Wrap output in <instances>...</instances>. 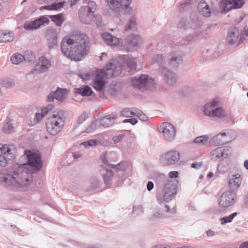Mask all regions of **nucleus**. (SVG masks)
Segmentation results:
<instances>
[{"label": "nucleus", "mask_w": 248, "mask_h": 248, "mask_svg": "<svg viewBox=\"0 0 248 248\" xmlns=\"http://www.w3.org/2000/svg\"><path fill=\"white\" fill-rule=\"evenodd\" d=\"M16 154L14 145L0 144V166L4 167L13 159Z\"/></svg>", "instance_id": "0eeeda50"}, {"label": "nucleus", "mask_w": 248, "mask_h": 248, "mask_svg": "<svg viewBox=\"0 0 248 248\" xmlns=\"http://www.w3.org/2000/svg\"><path fill=\"white\" fill-rule=\"evenodd\" d=\"M25 158L28 163L21 164L13 168L0 171V182L16 190H25L32 182L31 173L28 172L29 166L39 170L42 167L41 156L39 153L26 151Z\"/></svg>", "instance_id": "f257e3e1"}, {"label": "nucleus", "mask_w": 248, "mask_h": 248, "mask_svg": "<svg viewBox=\"0 0 248 248\" xmlns=\"http://www.w3.org/2000/svg\"><path fill=\"white\" fill-rule=\"evenodd\" d=\"M137 26V19L135 16H132L130 17L128 21L126 23L124 26V30L125 31H134L136 29Z\"/></svg>", "instance_id": "7c9ffc66"}, {"label": "nucleus", "mask_w": 248, "mask_h": 248, "mask_svg": "<svg viewBox=\"0 0 248 248\" xmlns=\"http://www.w3.org/2000/svg\"><path fill=\"white\" fill-rule=\"evenodd\" d=\"M136 112L138 114H135V116L138 117L141 121H145L147 120V116L144 114L140 109L137 108Z\"/></svg>", "instance_id": "8fccbe9b"}, {"label": "nucleus", "mask_w": 248, "mask_h": 248, "mask_svg": "<svg viewBox=\"0 0 248 248\" xmlns=\"http://www.w3.org/2000/svg\"><path fill=\"white\" fill-rule=\"evenodd\" d=\"M159 72L163 76L165 82L168 85H173L176 83L177 78L175 74L166 67H161Z\"/></svg>", "instance_id": "a211bd4d"}, {"label": "nucleus", "mask_w": 248, "mask_h": 248, "mask_svg": "<svg viewBox=\"0 0 248 248\" xmlns=\"http://www.w3.org/2000/svg\"><path fill=\"white\" fill-rule=\"evenodd\" d=\"M51 66V63L49 60L44 56H42L38 59L34 70L36 74L44 73L48 71Z\"/></svg>", "instance_id": "dca6fc26"}, {"label": "nucleus", "mask_w": 248, "mask_h": 248, "mask_svg": "<svg viewBox=\"0 0 248 248\" xmlns=\"http://www.w3.org/2000/svg\"><path fill=\"white\" fill-rule=\"evenodd\" d=\"M131 83L133 86L140 89L149 88L154 86L155 81L147 75H141L139 77L133 78L131 79Z\"/></svg>", "instance_id": "9d476101"}, {"label": "nucleus", "mask_w": 248, "mask_h": 248, "mask_svg": "<svg viewBox=\"0 0 248 248\" xmlns=\"http://www.w3.org/2000/svg\"><path fill=\"white\" fill-rule=\"evenodd\" d=\"M49 19L45 16H41L39 18L30 22L25 23L24 28L27 30L37 29L45 23H48Z\"/></svg>", "instance_id": "6ab92c4d"}, {"label": "nucleus", "mask_w": 248, "mask_h": 248, "mask_svg": "<svg viewBox=\"0 0 248 248\" xmlns=\"http://www.w3.org/2000/svg\"><path fill=\"white\" fill-rule=\"evenodd\" d=\"M131 0H108L110 8L116 12H123L124 14H131Z\"/></svg>", "instance_id": "6e6552de"}, {"label": "nucleus", "mask_w": 248, "mask_h": 248, "mask_svg": "<svg viewBox=\"0 0 248 248\" xmlns=\"http://www.w3.org/2000/svg\"><path fill=\"white\" fill-rule=\"evenodd\" d=\"M180 158V154L176 151H170L163 155L160 158V162L164 166L173 165Z\"/></svg>", "instance_id": "ddd939ff"}, {"label": "nucleus", "mask_w": 248, "mask_h": 248, "mask_svg": "<svg viewBox=\"0 0 248 248\" xmlns=\"http://www.w3.org/2000/svg\"><path fill=\"white\" fill-rule=\"evenodd\" d=\"M141 42V39L140 36L132 34L126 38L124 43V46L127 51H133L139 47Z\"/></svg>", "instance_id": "2eb2a0df"}, {"label": "nucleus", "mask_w": 248, "mask_h": 248, "mask_svg": "<svg viewBox=\"0 0 248 248\" xmlns=\"http://www.w3.org/2000/svg\"><path fill=\"white\" fill-rule=\"evenodd\" d=\"M101 174L103 176L105 183L106 184H109L111 177L113 176V172L111 170L107 168L101 170Z\"/></svg>", "instance_id": "f704fd0d"}, {"label": "nucleus", "mask_w": 248, "mask_h": 248, "mask_svg": "<svg viewBox=\"0 0 248 248\" xmlns=\"http://www.w3.org/2000/svg\"><path fill=\"white\" fill-rule=\"evenodd\" d=\"M52 21L56 23L57 26H61L64 21L63 15L62 14H59L56 15L49 16Z\"/></svg>", "instance_id": "e433bc0d"}, {"label": "nucleus", "mask_w": 248, "mask_h": 248, "mask_svg": "<svg viewBox=\"0 0 248 248\" xmlns=\"http://www.w3.org/2000/svg\"><path fill=\"white\" fill-rule=\"evenodd\" d=\"M198 9L201 15L205 17H209L211 14L209 6L205 1H201L198 5Z\"/></svg>", "instance_id": "c85d7f7f"}, {"label": "nucleus", "mask_w": 248, "mask_h": 248, "mask_svg": "<svg viewBox=\"0 0 248 248\" xmlns=\"http://www.w3.org/2000/svg\"><path fill=\"white\" fill-rule=\"evenodd\" d=\"M143 212L142 206L140 205H135L133 207L132 213L136 216L139 215Z\"/></svg>", "instance_id": "a18cd8bd"}, {"label": "nucleus", "mask_w": 248, "mask_h": 248, "mask_svg": "<svg viewBox=\"0 0 248 248\" xmlns=\"http://www.w3.org/2000/svg\"><path fill=\"white\" fill-rule=\"evenodd\" d=\"M100 182L96 178H93L91 180L90 190H93L97 188L100 185Z\"/></svg>", "instance_id": "c03bdc74"}, {"label": "nucleus", "mask_w": 248, "mask_h": 248, "mask_svg": "<svg viewBox=\"0 0 248 248\" xmlns=\"http://www.w3.org/2000/svg\"><path fill=\"white\" fill-rule=\"evenodd\" d=\"M88 115L87 113L83 112L78 118L77 120V123L78 124H82L88 118Z\"/></svg>", "instance_id": "09e8293b"}, {"label": "nucleus", "mask_w": 248, "mask_h": 248, "mask_svg": "<svg viewBox=\"0 0 248 248\" xmlns=\"http://www.w3.org/2000/svg\"><path fill=\"white\" fill-rule=\"evenodd\" d=\"M240 33L238 29L236 28H231L226 40L230 44H234L237 42Z\"/></svg>", "instance_id": "b1692460"}, {"label": "nucleus", "mask_w": 248, "mask_h": 248, "mask_svg": "<svg viewBox=\"0 0 248 248\" xmlns=\"http://www.w3.org/2000/svg\"><path fill=\"white\" fill-rule=\"evenodd\" d=\"M117 117L114 114L107 115L100 120V124L105 127H108L115 123Z\"/></svg>", "instance_id": "bb28decb"}, {"label": "nucleus", "mask_w": 248, "mask_h": 248, "mask_svg": "<svg viewBox=\"0 0 248 248\" xmlns=\"http://www.w3.org/2000/svg\"><path fill=\"white\" fill-rule=\"evenodd\" d=\"M124 62L127 64V67L132 70L135 69L137 66V60L130 56L125 55L123 57Z\"/></svg>", "instance_id": "2f4dec72"}, {"label": "nucleus", "mask_w": 248, "mask_h": 248, "mask_svg": "<svg viewBox=\"0 0 248 248\" xmlns=\"http://www.w3.org/2000/svg\"><path fill=\"white\" fill-rule=\"evenodd\" d=\"M124 135L123 134L115 136L113 138V140L115 143H117L121 141L123 139Z\"/></svg>", "instance_id": "6e6d98bb"}, {"label": "nucleus", "mask_w": 248, "mask_h": 248, "mask_svg": "<svg viewBox=\"0 0 248 248\" xmlns=\"http://www.w3.org/2000/svg\"><path fill=\"white\" fill-rule=\"evenodd\" d=\"M123 123H130L132 125H134L138 123V120L135 118H131V119L124 120L123 121Z\"/></svg>", "instance_id": "13d9d810"}, {"label": "nucleus", "mask_w": 248, "mask_h": 248, "mask_svg": "<svg viewBox=\"0 0 248 248\" xmlns=\"http://www.w3.org/2000/svg\"><path fill=\"white\" fill-rule=\"evenodd\" d=\"M152 62L154 63H157L159 66V71L161 67H165V66L167 64V61L161 54H154L152 57Z\"/></svg>", "instance_id": "c756f323"}, {"label": "nucleus", "mask_w": 248, "mask_h": 248, "mask_svg": "<svg viewBox=\"0 0 248 248\" xmlns=\"http://www.w3.org/2000/svg\"><path fill=\"white\" fill-rule=\"evenodd\" d=\"M178 172L177 171H171L169 173V176L170 178H177L178 176Z\"/></svg>", "instance_id": "bf43d9fd"}, {"label": "nucleus", "mask_w": 248, "mask_h": 248, "mask_svg": "<svg viewBox=\"0 0 248 248\" xmlns=\"http://www.w3.org/2000/svg\"><path fill=\"white\" fill-rule=\"evenodd\" d=\"M159 132L163 133L165 140L171 141L174 140L176 136V130L174 126L168 122L159 124L157 126Z\"/></svg>", "instance_id": "1a4fd4ad"}, {"label": "nucleus", "mask_w": 248, "mask_h": 248, "mask_svg": "<svg viewBox=\"0 0 248 248\" xmlns=\"http://www.w3.org/2000/svg\"><path fill=\"white\" fill-rule=\"evenodd\" d=\"M231 151V148L229 147H218L212 151L210 154V157L214 161L223 160L229 156Z\"/></svg>", "instance_id": "f8f14e48"}, {"label": "nucleus", "mask_w": 248, "mask_h": 248, "mask_svg": "<svg viewBox=\"0 0 248 248\" xmlns=\"http://www.w3.org/2000/svg\"><path fill=\"white\" fill-rule=\"evenodd\" d=\"M186 19H182L178 24L179 28L185 29L186 28Z\"/></svg>", "instance_id": "052dcab7"}, {"label": "nucleus", "mask_w": 248, "mask_h": 248, "mask_svg": "<svg viewBox=\"0 0 248 248\" xmlns=\"http://www.w3.org/2000/svg\"><path fill=\"white\" fill-rule=\"evenodd\" d=\"M240 248H248V241L243 243L240 245Z\"/></svg>", "instance_id": "774afa93"}, {"label": "nucleus", "mask_w": 248, "mask_h": 248, "mask_svg": "<svg viewBox=\"0 0 248 248\" xmlns=\"http://www.w3.org/2000/svg\"><path fill=\"white\" fill-rule=\"evenodd\" d=\"M207 236L211 237L215 235V232L212 230H209L206 232Z\"/></svg>", "instance_id": "69168bd1"}, {"label": "nucleus", "mask_w": 248, "mask_h": 248, "mask_svg": "<svg viewBox=\"0 0 248 248\" xmlns=\"http://www.w3.org/2000/svg\"><path fill=\"white\" fill-rule=\"evenodd\" d=\"M48 46L50 49L53 48L57 44V36L54 30H50L47 33Z\"/></svg>", "instance_id": "393cba45"}, {"label": "nucleus", "mask_w": 248, "mask_h": 248, "mask_svg": "<svg viewBox=\"0 0 248 248\" xmlns=\"http://www.w3.org/2000/svg\"><path fill=\"white\" fill-rule=\"evenodd\" d=\"M67 97V91L65 89L58 87L56 91L51 92L47 96L49 102L53 101L54 99L60 102H63Z\"/></svg>", "instance_id": "f3484780"}, {"label": "nucleus", "mask_w": 248, "mask_h": 248, "mask_svg": "<svg viewBox=\"0 0 248 248\" xmlns=\"http://www.w3.org/2000/svg\"><path fill=\"white\" fill-rule=\"evenodd\" d=\"M47 113V111L44 110V112L43 111H41V113H36L35 118H34V122L36 123H38L43 118Z\"/></svg>", "instance_id": "49530a36"}, {"label": "nucleus", "mask_w": 248, "mask_h": 248, "mask_svg": "<svg viewBox=\"0 0 248 248\" xmlns=\"http://www.w3.org/2000/svg\"><path fill=\"white\" fill-rule=\"evenodd\" d=\"M183 53L181 51L171 52L170 55V64L174 67H178L183 63Z\"/></svg>", "instance_id": "412c9836"}, {"label": "nucleus", "mask_w": 248, "mask_h": 248, "mask_svg": "<svg viewBox=\"0 0 248 248\" xmlns=\"http://www.w3.org/2000/svg\"><path fill=\"white\" fill-rule=\"evenodd\" d=\"M164 210L167 214V216L172 217L176 212V209L175 206H171L169 205H165L164 207Z\"/></svg>", "instance_id": "79ce46f5"}, {"label": "nucleus", "mask_w": 248, "mask_h": 248, "mask_svg": "<svg viewBox=\"0 0 248 248\" xmlns=\"http://www.w3.org/2000/svg\"><path fill=\"white\" fill-rule=\"evenodd\" d=\"M4 85L6 87H11L14 85V83L12 80H7L5 81Z\"/></svg>", "instance_id": "680f3d73"}, {"label": "nucleus", "mask_w": 248, "mask_h": 248, "mask_svg": "<svg viewBox=\"0 0 248 248\" xmlns=\"http://www.w3.org/2000/svg\"><path fill=\"white\" fill-rule=\"evenodd\" d=\"M122 67L118 61L111 59L102 69H97L93 76V85L94 89L100 93H103L106 80L107 78L119 76L121 72Z\"/></svg>", "instance_id": "7ed1b4c3"}, {"label": "nucleus", "mask_w": 248, "mask_h": 248, "mask_svg": "<svg viewBox=\"0 0 248 248\" xmlns=\"http://www.w3.org/2000/svg\"><path fill=\"white\" fill-rule=\"evenodd\" d=\"M24 59L25 58L23 55L20 53H16L11 57V61L14 64H18L22 62Z\"/></svg>", "instance_id": "4c0bfd02"}, {"label": "nucleus", "mask_w": 248, "mask_h": 248, "mask_svg": "<svg viewBox=\"0 0 248 248\" xmlns=\"http://www.w3.org/2000/svg\"><path fill=\"white\" fill-rule=\"evenodd\" d=\"M14 34L12 31L7 30L0 31V42H11L14 40Z\"/></svg>", "instance_id": "cd10ccee"}, {"label": "nucleus", "mask_w": 248, "mask_h": 248, "mask_svg": "<svg viewBox=\"0 0 248 248\" xmlns=\"http://www.w3.org/2000/svg\"><path fill=\"white\" fill-rule=\"evenodd\" d=\"M164 209H155L153 214V216L155 218L162 217L164 215Z\"/></svg>", "instance_id": "603ef678"}, {"label": "nucleus", "mask_w": 248, "mask_h": 248, "mask_svg": "<svg viewBox=\"0 0 248 248\" xmlns=\"http://www.w3.org/2000/svg\"><path fill=\"white\" fill-rule=\"evenodd\" d=\"M209 139L208 135H202L196 138L194 141L200 145H205L207 144Z\"/></svg>", "instance_id": "ea45409f"}, {"label": "nucleus", "mask_w": 248, "mask_h": 248, "mask_svg": "<svg viewBox=\"0 0 248 248\" xmlns=\"http://www.w3.org/2000/svg\"><path fill=\"white\" fill-rule=\"evenodd\" d=\"M96 129V124L92 122L90 125L86 128L85 132L88 133L93 132Z\"/></svg>", "instance_id": "864d4df0"}, {"label": "nucleus", "mask_w": 248, "mask_h": 248, "mask_svg": "<svg viewBox=\"0 0 248 248\" xmlns=\"http://www.w3.org/2000/svg\"><path fill=\"white\" fill-rule=\"evenodd\" d=\"M76 93L82 95V96H90L93 94V92L91 88L88 86H84L80 88L76 89Z\"/></svg>", "instance_id": "72a5a7b5"}, {"label": "nucleus", "mask_w": 248, "mask_h": 248, "mask_svg": "<svg viewBox=\"0 0 248 248\" xmlns=\"http://www.w3.org/2000/svg\"><path fill=\"white\" fill-rule=\"evenodd\" d=\"M137 108H126L121 111V115L124 117H132L135 116L137 113Z\"/></svg>", "instance_id": "c9c22d12"}, {"label": "nucleus", "mask_w": 248, "mask_h": 248, "mask_svg": "<svg viewBox=\"0 0 248 248\" xmlns=\"http://www.w3.org/2000/svg\"><path fill=\"white\" fill-rule=\"evenodd\" d=\"M175 195V194H171L170 192L164 191V200L166 202H169L174 197Z\"/></svg>", "instance_id": "3c124183"}, {"label": "nucleus", "mask_w": 248, "mask_h": 248, "mask_svg": "<svg viewBox=\"0 0 248 248\" xmlns=\"http://www.w3.org/2000/svg\"><path fill=\"white\" fill-rule=\"evenodd\" d=\"M194 37L192 35L187 36L185 40H182L181 42H173V43L175 45H186L188 44V43L191 41Z\"/></svg>", "instance_id": "37998d69"}, {"label": "nucleus", "mask_w": 248, "mask_h": 248, "mask_svg": "<svg viewBox=\"0 0 248 248\" xmlns=\"http://www.w3.org/2000/svg\"><path fill=\"white\" fill-rule=\"evenodd\" d=\"M242 0H222L218 4L221 13H227L232 9H239L244 4Z\"/></svg>", "instance_id": "9b49d317"}, {"label": "nucleus", "mask_w": 248, "mask_h": 248, "mask_svg": "<svg viewBox=\"0 0 248 248\" xmlns=\"http://www.w3.org/2000/svg\"><path fill=\"white\" fill-rule=\"evenodd\" d=\"M64 4V2H59L58 3L53 4V10H57L58 9L62 8L63 6V4Z\"/></svg>", "instance_id": "4d7b16f0"}, {"label": "nucleus", "mask_w": 248, "mask_h": 248, "mask_svg": "<svg viewBox=\"0 0 248 248\" xmlns=\"http://www.w3.org/2000/svg\"><path fill=\"white\" fill-rule=\"evenodd\" d=\"M43 9L48 10H53V4L52 5H46V6H42L40 8V10H43Z\"/></svg>", "instance_id": "0e129e2a"}, {"label": "nucleus", "mask_w": 248, "mask_h": 248, "mask_svg": "<svg viewBox=\"0 0 248 248\" xmlns=\"http://www.w3.org/2000/svg\"><path fill=\"white\" fill-rule=\"evenodd\" d=\"M24 56L25 59L24 61L29 62L33 63L35 61V56L34 54L31 51L28 50L26 51Z\"/></svg>", "instance_id": "a19ab883"}, {"label": "nucleus", "mask_w": 248, "mask_h": 248, "mask_svg": "<svg viewBox=\"0 0 248 248\" xmlns=\"http://www.w3.org/2000/svg\"><path fill=\"white\" fill-rule=\"evenodd\" d=\"M98 142L97 140H89L83 142L81 143V145H84L85 147H91L95 145Z\"/></svg>", "instance_id": "de8ad7c7"}, {"label": "nucleus", "mask_w": 248, "mask_h": 248, "mask_svg": "<svg viewBox=\"0 0 248 248\" xmlns=\"http://www.w3.org/2000/svg\"><path fill=\"white\" fill-rule=\"evenodd\" d=\"M243 180V177L239 173H236L229 177V186L231 190L235 192L240 187Z\"/></svg>", "instance_id": "aec40b11"}, {"label": "nucleus", "mask_w": 248, "mask_h": 248, "mask_svg": "<svg viewBox=\"0 0 248 248\" xmlns=\"http://www.w3.org/2000/svg\"><path fill=\"white\" fill-rule=\"evenodd\" d=\"M64 124V112L62 110H56L47 120V131L52 135H57L62 130Z\"/></svg>", "instance_id": "20e7f679"}, {"label": "nucleus", "mask_w": 248, "mask_h": 248, "mask_svg": "<svg viewBox=\"0 0 248 248\" xmlns=\"http://www.w3.org/2000/svg\"><path fill=\"white\" fill-rule=\"evenodd\" d=\"M177 181L169 180L167 181L164 186L163 191L170 192L171 194H176L177 192Z\"/></svg>", "instance_id": "a878e982"}, {"label": "nucleus", "mask_w": 248, "mask_h": 248, "mask_svg": "<svg viewBox=\"0 0 248 248\" xmlns=\"http://www.w3.org/2000/svg\"><path fill=\"white\" fill-rule=\"evenodd\" d=\"M61 48L67 58L75 61H81L90 52V39L84 33H74L62 39Z\"/></svg>", "instance_id": "f03ea898"}, {"label": "nucleus", "mask_w": 248, "mask_h": 248, "mask_svg": "<svg viewBox=\"0 0 248 248\" xmlns=\"http://www.w3.org/2000/svg\"><path fill=\"white\" fill-rule=\"evenodd\" d=\"M204 114L210 118L223 119L227 117L225 110L220 105L217 99L206 103L203 107Z\"/></svg>", "instance_id": "39448f33"}, {"label": "nucleus", "mask_w": 248, "mask_h": 248, "mask_svg": "<svg viewBox=\"0 0 248 248\" xmlns=\"http://www.w3.org/2000/svg\"><path fill=\"white\" fill-rule=\"evenodd\" d=\"M103 163L111 168H116V170H124L128 166V163L126 162H122L117 165L111 164L108 162L107 159H103Z\"/></svg>", "instance_id": "473e14b6"}, {"label": "nucleus", "mask_w": 248, "mask_h": 248, "mask_svg": "<svg viewBox=\"0 0 248 248\" xmlns=\"http://www.w3.org/2000/svg\"><path fill=\"white\" fill-rule=\"evenodd\" d=\"M84 4L86 5L81 6L78 10L79 18L81 22L88 24L93 19L96 4L91 0H84Z\"/></svg>", "instance_id": "423d86ee"}, {"label": "nucleus", "mask_w": 248, "mask_h": 248, "mask_svg": "<svg viewBox=\"0 0 248 248\" xmlns=\"http://www.w3.org/2000/svg\"><path fill=\"white\" fill-rule=\"evenodd\" d=\"M238 215L237 212H234L232 214L225 216L220 218V221L222 225H225L227 223H231L232 221L233 218L236 217Z\"/></svg>", "instance_id": "58836bf2"}, {"label": "nucleus", "mask_w": 248, "mask_h": 248, "mask_svg": "<svg viewBox=\"0 0 248 248\" xmlns=\"http://www.w3.org/2000/svg\"><path fill=\"white\" fill-rule=\"evenodd\" d=\"M101 37L105 43L110 46H116L121 42V40L119 38L108 32L102 33Z\"/></svg>", "instance_id": "5701e85b"}, {"label": "nucleus", "mask_w": 248, "mask_h": 248, "mask_svg": "<svg viewBox=\"0 0 248 248\" xmlns=\"http://www.w3.org/2000/svg\"><path fill=\"white\" fill-rule=\"evenodd\" d=\"M13 128L12 125L8 123L4 125L3 131L5 133H10L12 131Z\"/></svg>", "instance_id": "5fc2aeb1"}, {"label": "nucleus", "mask_w": 248, "mask_h": 248, "mask_svg": "<svg viewBox=\"0 0 248 248\" xmlns=\"http://www.w3.org/2000/svg\"><path fill=\"white\" fill-rule=\"evenodd\" d=\"M210 144L214 146H219L228 142L226 133H219L212 137L209 141Z\"/></svg>", "instance_id": "4be33fe9"}, {"label": "nucleus", "mask_w": 248, "mask_h": 248, "mask_svg": "<svg viewBox=\"0 0 248 248\" xmlns=\"http://www.w3.org/2000/svg\"><path fill=\"white\" fill-rule=\"evenodd\" d=\"M154 187V184L153 182L149 181L147 184V189L148 191H151Z\"/></svg>", "instance_id": "e2e57ef3"}, {"label": "nucleus", "mask_w": 248, "mask_h": 248, "mask_svg": "<svg viewBox=\"0 0 248 248\" xmlns=\"http://www.w3.org/2000/svg\"><path fill=\"white\" fill-rule=\"evenodd\" d=\"M91 77V75L90 74H87L84 77V75H82L81 78L83 79L84 80H89L90 79Z\"/></svg>", "instance_id": "338daca9"}, {"label": "nucleus", "mask_w": 248, "mask_h": 248, "mask_svg": "<svg viewBox=\"0 0 248 248\" xmlns=\"http://www.w3.org/2000/svg\"><path fill=\"white\" fill-rule=\"evenodd\" d=\"M236 194L235 192L226 191L221 195L219 200V205L222 207H228L233 205L235 201Z\"/></svg>", "instance_id": "4468645a"}]
</instances>
